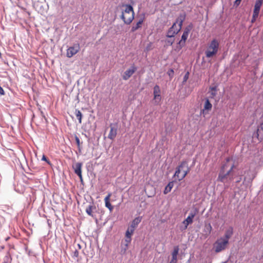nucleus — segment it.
Listing matches in <instances>:
<instances>
[{"instance_id":"4c0bfd02","label":"nucleus","mask_w":263,"mask_h":263,"mask_svg":"<svg viewBox=\"0 0 263 263\" xmlns=\"http://www.w3.org/2000/svg\"><path fill=\"white\" fill-rule=\"evenodd\" d=\"M8 239H9V237H7V238L6 239V241H7V240H8Z\"/></svg>"},{"instance_id":"9b49d317","label":"nucleus","mask_w":263,"mask_h":263,"mask_svg":"<svg viewBox=\"0 0 263 263\" xmlns=\"http://www.w3.org/2000/svg\"><path fill=\"white\" fill-rule=\"evenodd\" d=\"M137 70V68L134 66H132L130 68L126 70L123 75L122 78L124 80H128Z\"/></svg>"},{"instance_id":"c756f323","label":"nucleus","mask_w":263,"mask_h":263,"mask_svg":"<svg viewBox=\"0 0 263 263\" xmlns=\"http://www.w3.org/2000/svg\"><path fill=\"white\" fill-rule=\"evenodd\" d=\"M4 89H3V88L0 86V94L1 95H4Z\"/></svg>"},{"instance_id":"2f4dec72","label":"nucleus","mask_w":263,"mask_h":263,"mask_svg":"<svg viewBox=\"0 0 263 263\" xmlns=\"http://www.w3.org/2000/svg\"><path fill=\"white\" fill-rule=\"evenodd\" d=\"M207 229H208L209 232H210L211 231V230H212V226H211V225L210 223L208 224Z\"/></svg>"},{"instance_id":"72a5a7b5","label":"nucleus","mask_w":263,"mask_h":263,"mask_svg":"<svg viewBox=\"0 0 263 263\" xmlns=\"http://www.w3.org/2000/svg\"><path fill=\"white\" fill-rule=\"evenodd\" d=\"M80 118H79V121H80V122H81V118H82V116H79Z\"/></svg>"},{"instance_id":"aec40b11","label":"nucleus","mask_w":263,"mask_h":263,"mask_svg":"<svg viewBox=\"0 0 263 263\" xmlns=\"http://www.w3.org/2000/svg\"><path fill=\"white\" fill-rule=\"evenodd\" d=\"M134 232L133 231L131 230L130 229H129L127 228L126 231V233H125V237H126V239H125V241L126 242H127L126 246V247L128 246V243H130V241H131V237L132 236V235L134 233Z\"/></svg>"},{"instance_id":"6e6552de","label":"nucleus","mask_w":263,"mask_h":263,"mask_svg":"<svg viewBox=\"0 0 263 263\" xmlns=\"http://www.w3.org/2000/svg\"><path fill=\"white\" fill-rule=\"evenodd\" d=\"M154 98L153 100L156 104H158L161 101V90L160 87L156 85L154 87Z\"/></svg>"},{"instance_id":"20e7f679","label":"nucleus","mask_w":263,"mask_h":263,"mask_svg":"<svg viewBox=\"0 0 263 263\" xmlns=\"http://www.w3.org/2000/svg\"><path fill=\"white\" fill-rule=\"evenodd\" d=\"M190 168L189 167L186 161H182L176 168L174 176L177 177L178 181L182 180L189 173Z\"/></svg>"},{"instance_id":"a211bd4d","label":"nucleus","mask_w":263,"mask_h":263,"mask_svg":"<svg viewBox=\"0 0 263 263\" xmlns=\"http://www.w3.org/2000/svg\"><path fill=\"white\" fill-rule=\"evenodd\" d=\"M111 196V193H109L108 195L105 197L104 198V201L105 204V206L109 209L110 212H112L113 210L114 207L111 204L110 202V198Z\"/></svg>"},{"instance_id":"f8f14e48","label":"nucleus","mask_w":263,"mask_h":263,"mask_svg":"<svg viewBox=\"0 0 263 263\" xmlns=\"http://www.w3.org/2000/svg\"><path fill=\"white\" fill-rule=\"evenodd\" d=\"M110 127V129L108 135V138L111 140H114L117 134V126L116 124H111Z\"/></svg>"},{"instance_id":"f704fd0d","label":"nucleus","mask_w":263,"mask_h":263,"mask_svg":"<svg viewBox=\"0 0 263 263\" xmlns=\"http://www.w3.org/2000/svg\"><path fill=\"white\" fill-rule=\"evenodd\" d=\"M77 115L81 116V114L80 111H79L78 114Z\"/></svg>"},{"instance_id":"b1692460","label":"nucleus","mask_w":263,"mask_h":263,"mask_svg":"<svg viewBox=\"0 0 263 263\" xmlns=\"http://www.w3.org/2000/svg\"><path fill=\"white\" fill-rule=\"evenodd\" d=\"M142 23H143V20H140L137 23V24L135 26H133L132 31H135L137 30L138 29H139V28H140L141 27Z\"/></svg>"},{"instance_id":"5701e85b","label":"nucleus","mask_w":263,"mask_h":263,"mask_svg":"<svg viewBox=\"0 0 263 263\" xmlns=\"http://www.w3.org/2000/svg\"><path fill=\"white\" fill-rule=\"evenodd\" d=\"M173 186H174L173 182H170L165 187V189L163 192L164 194H166L170 192L171 190L172 189Z\"/></svg>"},{"instance_id":"412c9836","label":"nucleus","mask_w":263,"mask_h":263,"mask_svg":"<svg viewBox=\"0 0 263 263\" xmlns=\"http://www.w3.org/2000/svg\"><path fill=\"white\" fill-rule=\"evenodd\" d=\"M96 210V207L95 205H89L86 209V212L88 215L94 218L95 215L93 214V211Z\"/></svg>"},{"instance_id":"4468645a","label":"nucleus","mask_w":263,"mask_h":263,"mask_svg":"<svg viewBox=\"0 0 263 263\" xmlns=\"http://www.w3.org/2000/svg\"><path fill=\"white\" fill-rule=\"evenodd\" d=\"M82 163L81 162H77L73 166L75 174H76L81 180L82 179Z\"/></svg>"},{"instance_id":"ddd939ff","label":"nucleus","mask_w":263,"mask_h":263,"mask_svg":"<svg viewBox=\"0 0 263 263\" xmlns=\"http://www.w3.org/2000/svg\"><path fill=\"white\" fill-rule=\"evenodd\" d=\"M261 6L262 5H260V3L259 4V3H255V6H254V11H253V16H252V18L251 20V22L252 23L255 22L257 17H258L260 9V7H261Z\"/></svg>"},{"instance_id":"f03ea898","label":"nucleus","mask_w":263,"mask_h":263,"mask_svg":"<svg viewBox=\"0 0 263 263\" xmlns=\"http://www.w3.org/2000/svg\"><path fill=\"white\" fill-rule=\"evenodd\" d=\"M219 48V42L217 39H213L206 46L204 54L207 58H211L215 57L218 52Z\"/></svg>"},{"instance_id":"9d476101","label":"nucleus","mask_w":263,"mask_h":263,"mask_svg":"<svg viewBox=\"0 0 263 263\" xmlns=\"http://www.w3.org/2000/svg\"><path fill=\"white\" fill-rule=\"evenodd\" d=\"M191 30V27L189 26L186 28H185L183 34L181 36V40L179 42V45L180 46V48H182L185 45V41L189 36V34Z\"/></svg>"},{"instance_id":"c9c22d12","label":"nucleus","mask_w":263,"mask_h":263,"mask_svg":"<svg viewBox=\"0 0 263 263\" xmlns=\"http://www.w3.org/2000/svg\"><path fill=\"white\" fill-rule=\"evenodd\" d=\"M186 78H187V74H186L184 77V79H186Z\"/></svg>"},{"instance_id":"cd10ccee","label":"nucleus","mask_w":263,"mask_h":263,"mask_svg":"<svg viewBox=\"0 0 263 263\" xmlns=\"http://www.w3.org/2000/svg\"><path fill=\"white\" fill-rule=\"evenodd\" d=\"M241 1V0H236L234 2V5L236 6H238L240 4Z\"/></svg>"},{"instance_id":"0eeeda50","label":"nucleus","mask_w":263,"mask_h":263,"mask_svg":"<svg viewBox=\"0 0 263 263\" xmlns=\"http://www.w3.org/2000/svg\"><path fill=\"white\" fill-rule=\"evenodd\" d=\"M79 44H76L73 46L69 47L66 51V56L68 58H71L76 54L80 50Z\"/></svg>"},{"instance_id":"e433bc0d","label":"nucleus","mask_w":263,"mask_h":263,"mask_svg":"<svg viewBox=\"0 0 263 263\" xmlns=\"http://www.w3.org/2000/svg\"><path fill=\"white\" fill-rule=\"evenodd\" d=\"M240 181V180H238V181H237V182H239Z\"/></svg>"},{"instance_id":"4be33fe9","label":"nucleus","mask_w":263,"mask_h":263,"mask_svg":"<svg viewBox=\"0 0 263 263\" xmlns=\"http://www.w3.org/2000/svg\"><path fill=\"white\" fill-rule=\"evenodd\" d=\"M212 107V104L210 102L209 99H206L205 100L204 107L203 108V111L204 112L205 111H209L211 109Z\"/></svg>"},{"instance_id":"6ab92c4d","label":"nucleus","mask_w":263,"mask_h":263,"mask_svg":"<svg viewBox=\"0 0 263 263\" xmlns=\"http://www.w3.org/2000/svg\"><path fill=\"white\" fill-rule=\"evenodd\" d=\"M233 234V229L232 227H230L226 231L224 236L222 237L229 242V239Z\"/></svg>"},{"instance_id":"473e14b6","label":"nucleus","mask_w":263,"mask_h":263,"mask_svg":"<svg viewBox=\"0 0 263 263\" xmlns=\"http://www.w3.org/2000/svg\"><path fill=\"white\" fill-rule=\"evenodd\" d=\"M262 2H263V0H256V3H259V4L260 3V5H262Z\"/></svg>"},{"instance_id":"f3484780","label":"nucleus","mask_w":263,"mask_h":263,"mask_svg":"<svg viewBox=\"0 0 263 263\" xmlns=\"http://www.w3.org/2000/svg\"><path fill=\"white\" fill-rule=\"evenodd\" d=\"M179 247L176 246L174 247L173 251L172 252V259L170 263H177V256L179 252Z\"/></svg>"},{"instance_id":"1a4fd4ad","label":"nucleus","mask_w":263,"mask_h":263,"mask_svg":"<svg viewBox=\"0 0 263 263\" xmlns=\"http://www.w3.org/2000/svg\"><path fill=\"white\" fill-rule=\"evenodd\" d=\"M196 215V213L191 212L189 214L187 217L182 222V224H183V227L181 228L182 231L185 230L187 229V226L192 223L193 221V218Z\"/></svg>"},{"instance_id":"7ed1b4c3","label":"nucleus","mask_w":263,"mask_h":263,"mask_svg":"<svg viewBox=\"0 0 263 263\" xmlns=\"http://www.w3.org/2000/svg\"><path fill=\"white\" fill-rule=\"evenodd\" d=\"M121 18L125 24H130L134 18V12L133 8L129 5L122 6Z\"/></svg>"},{"instance_id":"2eb2a0df","label":"nucleus","mask_w":263,"mask_h":263,"mask_svg":"<svg viewBox=\"0 0 263 263\" xmlns=\"http://www.w3.org/2000/svg\"><path fill=\"white\" fill-rule=\"evenodd\" d=\"M256 135L258 140L263 143V121L258 126Z\"/></svg>"},{"instance_id":"393cba45","label":"nucleus","mask_w":263,"mask_h":263,"mask_svg":"<svg viewBox=\"0 0 263 263\" xmlns=\"http://www.w3.org/2000/svg\"><path fill=\"white\" fill-rule=\"evenodd\" d=\"M75 140H76L77 145L78 146V149H79V151L80 152L81 151V144L82 143L80 142L79 138L77 136H75Z\"/></svg>"},{"instance_id":"c85d7f7f","label":"nucleus","mask_w":263,"mask_h":263,"mask_svg":"<svg viewBox=\"0 0 263 263\" xmlns=\"http://www.w3.org/2000/svg\"><path fill=\"white\" fill-rule=\"evenodd\" d=\"M241 1V0H236L234 2V5L236 6H238L240 4Z\"/></svg>"},{"instance_id":"f257e3e1","label":"nucleus","mask_w":263,"mask_h":263,"mask_svg":"<svg viewBox=\"0 0 263 263\" xmlns=\"http://www.w3.org/2000/svg\"><path fill=\"white\" fill-rule=\"evenodd\" d=\"M229 161L230 158H227V163L223 165L222 167L218 177V180L223 183H229L233 180V176L231 173L234 168V163L231 165L230 169L227 172H224V169L229 165L228 162Z\"/></svg>"},{"instance_id":"7c9ffc66","label":"nucleus","mask_w":263,"mask_h":263,"mask_svg":"<svg viewBox=\"0 0 263 263\" xmlns=\"http://www.w3.org/2000/svg\"><path fill=\"white\" fill-rule=\"evenodd\" d=\"M174 42V40H170L167 41V43L170 45H172Z\"/></svg>"},{"instance_id":"bb28decb","label":"nucleus","mask_w":263,"mask_h":263,"mask_svg":"<svg viewBox=\"0 0 263 263\" xmlns=\"http://www.w3.org/2000/svg\"><path fill=\"white\" fill-rule=\"evenodd\" d=\"M79 252L78 250H76L73 252V256L76 257H78L79 256Z\"/></svg>"},{"instance_id":"39448f33","label":"nucleus","mask_w":263,"mask_h":263,"mask_svg":"<svg viewBox=\"0 0 263 263\" xmlns=\"http://www.w3.org/2000/svg\"><path fill=\"white\" fill-rule=\"evenodd\" d=\"M184 19V17L181 16L177 18L176 22L173 24L167 33L166 36L168 37H173L178 33L181 29Z\"/></svg>"},{"instance_id":"dca6fc26","label":"nucleus","mask_w":263,"mask_h":263,"mask_svg":"<svg viewBox=\"0 0 263 263\" xmlns=\"http://www.w3.org/2000/svg\"><path fill=\"white\" fill-rule=\"evenodd\" d=\"M141 221V218L140 217H138L135 218L131 222L129 227L128 229H130L131 230L134 231L135 229L137 227L139 223Z\"/></svg>"},{"instance_id":"423d86ee","label":"nucleus","mask_w":263,"mask_h":263,"mask_svg":"<svg viewBox=\"0 0 263 263\" xmlns=\"http://www.w3.org/2000/svg\"><path fill=\"white\" fill-rule=\"evenodd\" d=\"M229 241L222 237L218 238L214 244L215 251L216 253L220 252L225 250L229 244Z\"/></svg>"},{"instance_id":"a878e982","label":"nucleus","mask_w":263,"mask_h":263,"mask_svg":"<svg viewBox=\"0 0 263 263\" xmlns=\"http://www.w3.org/2000/svg\"><path fill=\"white\" fill-rule=\"evenodd\" d=\"M42 160L46 161L50 165H51V163L49 160L44 155H43L42 156Z\"/></svg>"}]
</instances>
